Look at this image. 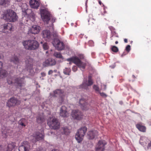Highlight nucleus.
<instances>
[{
  "instance_id": "obj_39",
  "label": "nucleus",
  "mask_w": 151,
  "mask_h": 151,
  "mask_svg": "<svg viewBox=\"0 0 151 151\" xmlns=\"http://www.w3.org/2000/svg\"><path fill=\"white\" fill-rule=\"evenodd\" d=\"M93 88L96 92H99V88L97 86L94 85L93 86Z\"/></svg>"
},
{
  "instance_id": "obj_60",
  "label": "nucleus",
  "mask_w": 151,
  "mask_h": 151,
  "mask_svg": "<svg viewBox=\"0 0 151 151\" xmlns=\"http://www.w3.org/2000/svg\"><path fill=\"white\" fill-rule=\"evenodd\" d=\"M118 43V42L117 41H116L115 42V44H117Z\"/></svg>"
},
{
  "instance_id": "obj_31",
  "label": "nucleus",
  "mask_w": 151,
  "mask_h": 151,
  "mask_svg": "<svg viewBox=\"0 0 151 151\" xmlns=\"http://www.w3.org/2000/svg\"><path fill=\"white\" fill-rule=\"evenodd\" d=\"M54 56L56 58L63 59L62 56L59 52H55L53 54Z\"/></svg>"
},
{
  "instance_id": "obj_25",
  "label": "nucleus",
  "mask_w": 151,
  "mask_h": 151,
  "mask_svg": "<svg viewBox=\"0 0 151 151\" xmlns=\"http://www.w3.org/2000/svg\"><path fill=\"white\" fill-rule=\"evenodd\" d=\"M137 128L141 132H145L146 131V127L141 123H139L136 125Z\"/></svg>"
},
{
  "instance_id": "obj_9",
  "label": "nucleus",
  "mask_w": 151,
  "mask_h": 151,
  "mask_svg": "<svg viewBox=\"0 0 151 151\" xmlns=\"http://www.w3.org/2000/svg\"><path fill=\"white\" fill-rule=\"evenodd\" d=\"M93 84V82L91 79V77L89 76L88 80L87 81L86 79H84L82 84L80 86V88L87 90L88 87L91 86Z\"/></svg>"
},
{
  "instance_id": "obj_29",
  "label": "nucleus",
  "mask_w": 151,
  "mask_h": 151,
  "mask_svg": "<svg viewBox=\"0 0 151 151\" xmlns=\"http://www.w3.org/2000/svg\"><path fill=\"white\" fill-rule=\"evenodd\" d=\"M27 120L24 118H22L18 122L19 124L22 127H25L26 124H27Z\"/></svg>"
},
{
  "instance_id": "obj_13",
  "label": "nucleus",
  "mask_w": 151,
  "mask_h": 151,
  "mask_svg": "<svg viewBox=\"0 0 151 151\" xmlns=\"http://www.w3.org/2000/svg\"><path fill=\"white\" fill-rule=\"evenodd\" d=\"M20 101L15 97H13L9 99L6 103V106L10 107L19 105Z\"/></svg>"
},
{
  "instance_id": "obj_16",
  "label": "nucleus",
  "mask_w": 151,
  "mask_h": 151,
  "mask_svg": "<svg viewBox=\"0 0 151 151\" xmlns=\"http://www.w3.org/2000/svg\"><path fill=\"white\" fill-rule=\"evenodd\" d=\"M40 28H41L40 26L34 25L29 29L28 32L33 34H37L40 32Z\"/></svg>"
},
{
  "instance_id": "obj_12",
  "label": "nucleus",
  "mask_w": 151,
  "mask_h": 151,
  "mask_svg": "<svg viewBox=\"0 0 151 151\" xmlns=\"http://www.w3.org/2000/svg\"><path fill=\"white\" fill-rule=\"evenodd\" d=\"M12 25L11 23H8L4 24L1 26L0 31L5 33H9L12 30Z\"/></svg>"
},
{
  "instance_id": "obj_55",
  "label": "nucleus",
  "mask_w": 151,
  "mask_h": 151,
  "mask_svg": "<svg viewBox=\"0 0 151 151\" xmlns=\"http://www.w3.org/2000/svg\"><path fill=\"white\" fill-rule=\"evenodd\" d=\"M99 4L100 5H101V1H99Z\"/></svg>"
},
{
  "instance_id": "obj_48",
  "label": "nucleus",
  "mask_w": 151,
  "mask_h": 151,
  "mask_svg": "<svg viewBox=\"0 0 151 151\" xmlns=\"http://www.w3.org/2000/svg\"><path fill=\"white\" fill-rule=\"evenodd\" d=\"M89 43H91L92 44L91 45V46H92L93 45V42L92 41H90L89 42Z\"/></svg>"
},
{
  "instance_id": "obj_54",
  "label": "nucleus",
  "mask_w": 151,
  "mask_h": 151,
  "mask_svg": "<svg viewBox=\"0 0 151 151\" xmlns=\"http://www.w3.org/2000/svg\"><path fill=\"white\" fill-rule=\"evenodd\" d=\"M59 151L58 150H57V149H53L52 150V151Z\"/></svg>"
},
{
  "instance_id": "obj_23",
  "label": "nucleus",
  "mask_w": 151,
  "mask_h": 151,
  "mask_svg": "<svg viewBox=\"0 0 151 151\" xmlns=\"http://www.w3.org/2000/svg\"><path fill=\"white\" fill-rule=\"evenodd\" d=\"M29 4L31 7L34 9L37 8L39 6V3L36 0H31Z\"/></svg>"
},
{
  "instance_id": "obj_42",
  "label": "nucleus",
  "mask_w": 151,
  "mask_h": 151,
  "mask_svg": "<svg viewBox=\"0 0 151 151\" xmlns=\"http://www.w3.org/2000/svg\"><path fill=\"white\" fill-rule=\"evenodd\" d=\"M126 50L128 52L130 50V45H128L126 47Z\"/></svg>"
},
{
  "instance_id": "obj_30",
  "label": "nucleus",
  "mask_w": 151,
  "mask_h": 151,
  "mask_svg": "<svg viewBox=\"0 0 151 151\" xmlns=\"http://www.w3.org/2000/svg\"><path fill=\"white\" fill-rule=\"evenodd\" d=\"M19 61L18 58L15 55L12 57L10 59V61L15 64H17L19 62Z\"/></svg>"
},
{
  "instance_id": "obj_35",
  "label": "nucleus",
  "mask_w": 151,
  "mask_h": 151,
  "mask_svg": "<svg viewBox=\"0 0 151 151\" xmlns=\"http://www.w3.org/2000/svg\"><path fill=\"white\" fill-rule=\"evenodd\" d=\"M95 133H88V138L90 139H92L95 137Z\"/></svg>"
},
{
  "instance_id": "obj_43",
  "label": "nucleus",
  "mask_w": 151,
  "mask_h": 151,
  "mask_svg": "<svg viewBox=\"0 0 151 151\" xmlns=\"http://www.w3.org/2000/svg\"><path fill=\"white\" fill-rule=\"evenodd\" d=\"M99 93L101 96L103 97H106L107 96L104 93L99 92Z\"/></svg>"
},
{
  "instance_id": "obj_61",
  "label": "nucleus",
  "mask_w": 151,
  "mask_h": 151,
  "mask_svg": "<svg viewBox=\"0 0 151 151\" xmlns=\"http://www.w3.org/2000/svg\"><path fill=\"white\" fill-rule=\"evenodd\" d=\"M104 86H105V88H104V89L105 90V89H106V86H105V85H104Z\"/></svg>"
},
{
  "instance_id": "obj_45",
  "label": "nucleus",
  "mask_w": 151,
  "mask_h": 151,
  "mask_svg": "<svg viewBox=\"0 0 151 151\" xmlns=\"http://www.w3.org/2000/svg\"><path fill=\"white\" fill-rule=\"evenodd\" d=\"M53 73V71L52 70H50L48 72V74L49 75Z\"/></svg>"
},
{
  "instance_id": "obj_38",
  "label": "nucleus",
  "mask_w": 151,
  "mask_h": 151,
  "mask_svg": "<svg viewBox=\"0 0 151 151\" xmlns=\"http://www.w3.org/2000/svg\"><path fill=\"white\" fill-rule=\"evenodd\" d=\"M111 50L114 52H117L118 51V49L115 46H113L111 48Z\"/></svg>"
},
{
  "instance_id": "obj_49",
  "label": "nucleus",
  "mask_w": 151,
  "mask_h": 151,
  "mask_svg": "<svg viewBox=\"0 0 151 151\" xmlns=\"http://www.w3.org/2000/svg\"><path fill=\"white\" fill-rule=\"evenodd\" d=\"M83 58L84 57L83 55H81L79 56V58L80 59H83Z\"/></svg>"
},
{
  "instance_id": "obj_53",
  "label": "nucleus",
  "mask_w": 151,
  "mask_h": 151,
  "mask_svg": "<svg viewBox=\"0 0 151 151\" xmlns=\"http://www.w3.org/2000/svg\"><path fill=\"white\" fill-rule=\"evenodd\" d=\"M124 40V42H125V43H127V39H125Z\"/></svg>"
},
{
  "instance_id": "obj_51",
  "label": "nucleus",
  "mask_w": 151,
  "mask_h": 151,
  "mask_svg": "<svg viewBox=\"0 0 151 151\" xmlns=\"http://www.w3.org/2000/svg\"><path fill=\"white\" fill-rule=\"evenodd\" d=\"M55 19L54 18H53L52 20V22H55Z\"/></svg>"
},
{
  "instance_id": "obj_22",
  "label": "nucleus",
  "mask_w": 151,
  "mask_h": 151,
  "mask_svg": "<svg viewBox=\"0 0 151 151\" xmlns=\"http://www.w3.org/2000/svg\"><path fill=\"white\" fill-rule=\"evenodd\" d=\"M63 91L59 89H57L54 91L52 93H50L51 96H62L63 95Z\"/></svg>"
},
{
  "instance_id": "obj_52",
  "label": "nucleus",
  "mask_w": 151,
  "mask_h": 151,
  "mask_svg": "<svg viewBox=\"0 0 151 151\" xmlns=\"http://www.w3.org/2000/svg\"><path fill=\"white\" fill-rule=\"evenodd\" d=\"M110 67H111V68H114L115 67V65H113L112 66H110Z\"/></svg>"
},
{
  "instance_id": "obj_36",
  "label": "nucleus",
  "mask_w": 151,
  "mask_h": 151,
  "mask_svg": "<svg viewBox=\"0 0 151 151\" xmlns=\"http://www.w3.org/2000/svg\"><path fill=\"white\" fill-rule=\"evenodd\" d=\"M41 44L42 45L43 48L44 50H46L48 49V47L47 43L45 42L43 44L42 42H41Z\"/></svg>"
},
{
  "instance_id": "obj_20",
  "label": "nucleus",
  "mask_w": 151,
  "mask_h": 151,
  "mask_svg": "<svg viewBox=\"0 0 151 151\" xmlns=\"http://www.w3.org/2000/svg\"><path fill=\"white\" fill-rule=\"evenodd\" d=\"M66 107L65 106H62L60 109V114L63 117H67L68 115Z\"/></svg>"
},
{
  "instance_id": "obj_24",
  "label": "nucleus",
  "mask_w": 151,
  "mask_h": 151,
  "mask_svg": "<svg viewBox=\"0 0 151 151\" xmlns=\"http://www.w3.org/2000/svg\"><path fill=\"white\" fill-rule=\"evenodd\" d=\"M44 133H36L34 134V137L36 141H37L43 139L44 137Z\"/></svg>"
},
{
  "instance_id": "obj_33",
  "label": "nucleus",
  "mask_w": 151,
  "mask_h": 151,
  "mask_svg": "<svg viewBox=\"0 0 151 151\" xmlns=\"http://www.w3.org/2000/svg\"><path fill=\"white\" fill-rule=\"evenodd\" d=\"M87 131V127L85 126H83L78 129L77 132H86Z\"/></svg>"
},
{
  "instance_id": "obj_18",
  "label": "nucleus",
  "mask_w": 151,
  "mask_h": 151,
  "mask_svg": "<svg viewBox=\"0 0 151 151\" xmlns=\"http://www.w3.org/2000/svg\"><path fill=\"white\" fill-rule=\"evenodd\" d=\"M80 106L81 109L85 110H88L90 107V105L83 99H81L79 101Z\"/></svg>"
},
{
  "instance_id": "obj_50",
  "label": "nucleus",
  "mask_w": 151,
  "mask_h": 151,
  "mask_svg": "<svg viewBox=\"0 0 151 151\" xmlns=\"http://www.w3.org/2000/svg\"><path fill=\"white\" fill-rule=\"evenodd\" d=\"M88 1V0H86V3H85V6H86V8H87V4Z\"/></svg>"
},
{
  "instance_id": "obj_10",
  "label": "nucleus",
  "mask_w": 151,
  "mask_h": 151,
  "mask_svg": "<svg viewBox=\"0 0 151 151\" xmlns=\"http://www.w3.org/2000/svg\"><path fill=\"white\" fill-rule=\"evenodd\" d=\"M52 43L55 48L58 50H62L64 47L63 43L57 38L54 39Z\"/></svg>"
},
{
  "instance_id": "obj_41",
  "label": "nucleus",
  "mask_w": 151,
  "mask_h": 151,
  "mask_svg": "<svg viewBox=\"0 0 151 151\" xmlns=\"http://www.w3.org/2000/svg\"><path fill=\"white\" fill-rule=\"evenodd\" d=\"M64 132H69V129L67 127H64L63 128Z\"/></svg>"
},
{
  "instance_id": "obj_3",
  "label": "nucleus",
  "mask_w": 151,
  "mask_h": 151,
  "mask_svg": "<svg viewBox=\"0 0 151 151\" xmlns=\"http://www.w3.org/2000/svg\"><path fill=\"white\" fill-rule=\"evenodd\" d=\"M66 60L68 61L73 63L82 71L85 68L86 64L81 62L80 59L77 56L68 58Z\"/></svg>"
},
{
  "instance_id": "obj_59",
  "label": "nucleus",
  "mask_w": 151,
  "mask_h": 151,
  "mask_svg": "<svg viewBox=\"0 0 151 151\" xmlns=\"http://www.w3.org/2000/svg\"><path fill=\"white\" fill-rule=\"evenodd\" d=\"M3 58V56H0V59L2 58Z\"/></svg>"
},
{
  "instance_id": "obj_15",
  "label": "nucleus",
  "mask_w": 151,
  "mask_h": 151,
  "mask_svg": "<svg viewBox=\"0 0 151 151\" xmlns=\"http://www.w3.org/2000/svg\"><path fill=\"white\" fill-rule=\"evenodd\" d=\"M71 115L73 119L77 120L80 119L82 115L81 112L78 110H72Z\"/></svg>"
},
{
  "instance_id": "obj_4",
  "label": "nucleus",
  "mask_w": 151,
  "mask_h": 151,
  "mask_svg": "<svg viewBox=\"0 0 151 151\" xmlns=\"http://www.w3.org/2000/svg\"><path fill=\"white\" fill-rule=\"evenodd\" d=\"M47 124L50 128L53 129H58L60 127V123L58 119L54 117H49Z\"/></svg>"
},
{
  "instance_id": "obj_47",
  "label": "nucleus",
  "mask_w": 151,
  "mask_h": 151,
  "mask_svg": "<svg viewBox=\"0 0 151 151\" xmlns=\"http://www.w3.org/2000/svg\"><path fill=\"white\" fill-rule=\"evenodd\" d=\"M34 72H35L34 73H37L39 72V69L38 68H36L35 69V71H34ZM35 74V73H34ZM34 74L33 75H34Z\"/></svg>"
},
{
  "instance_id": "obj_58",
  "label": "nucleus",
  "mask_w": 151,
  "mask_h": 151,
  "mask_svg": "<svg viewBox=\"0 0 151 151\" xmlns=\"http://www.w3.org/2000/svg\"><path fill=\"white\" fill-rule=\"evenodd\" d=\"M113 35H112L111 37H110V38H111V40H113V39H112V37H113Z\"/></svg>"
},
{
  "instance_id": "obj_1",
  "label": "nucleus",
  "mask_w": 151,
  "mask_h": 151,
  "mask_svg": "<svg viewBox=\"0 0 151 151\" xmlns=\"http://www.w3.org/2000/svg\"><path fill=\"white\" fill-rule=\"evenodd\" d=\"M2 17L4 20L9 22H15L18 18L16 13L11 9L5 11L2 14Z\"/></svg>"
},
{
  "instance_id": "obj_28",
  "label": "nucleus",
  "mask_w": 151,
  "mask_h": 151,
  "mask_svg": "<svg viewBox=\"0 0 151 151\" xmlns=\"http://www.w3.org/2000/svg\"><path fill=\"white\" fill-rule=\"evenodd\" d=\"M45 119V116L42 114L41 115H39L37 117V121L39 123H41L44 121Z\"/></svg>"
},
{
  "instance_id": "obj_64",
  "label": "nucleus",
  "mask_w": 151,
  "mask_h": 151,
  "mask_svg": "<svg viewBox=\"0 0 151 151\" xmlns=\"http://www.w3.org/2000/svg\"><path fill=\"white\" fill-rule=\"evenodd\" d=\"M36 151H40V150H36Z\"/></svg>"
},
{
  "instance_id": "obj_56",
  "label": "nucleus",
  "mask_w": 151,
  "mask_h": 151,
  "mask_svg": "<svg viewBox=\"0 0 151 151\" xmlns=\"http://www.w3.org/2000/svg\"><path fill=\"white\" fill-rule=\"evenodd\" d=\"M2 148L1 146L0 145V151H1L2 150Z\"/></svg>"
},
{
  "instance_id": "obj_40",
  "label": "nucleus",
  "mask_w": 151,
  "mask_h": 151,
  "mask_svg": "<svg viewBox=\"0 0 151 151\" xmlns=\"http://www.w3.org/2000/svg\"><path fill=\"white\" fill-rule=\"evenodd\" d=\"M63 101V98L62 96H59L58 98V102L60 104H61Z\"/></svg>"
},
{
  "instance_id": "obj_2",
  "label": "nucleus",
  "mask_w": 151,
  "mask_h": 151,
  "mask_svg": "<svg viewBox=\"0 0 151 151\" xmlns=\"http://www.w3.org/2000/svg\"><path fill=\"white\" fill-rule=\"evenodd\" d=\"M24 48L26 50H35L39 47L38 42L34 40H24L22 42Z\"/></svg>"
},
{
  "instance_id": "obj_27",
  "label": "nucleus",
  "mask_w": 151,
  "mask_h": 151,
  "mask_svg": "<svg viewBox=\"0 0 151 151\" xmlns=\"http://www.w3.org/2000/svg\"><path fill=\"white\" fill-rule=\"evenodd\" d=\"M2 63L0 61V75L1 77H4L6 76V70L2 69Z\"/></svg>"
},
{
  "instance_id": "obj_14",
  "label": "nucleus",
  "mask_w": 151,
  "mask_h": 151,
  "mask_svg": "<svg viewBox=\"0 0 151 151\" xmlns=\"http://www.w3.org/2000/svg\"><path fill=\"white\" fill-rule=\"evenodd\" d=\"M30 148L29 143L26 141H24L22 145L19 148V151H29Z\"/></svg>"
},
{
  "instance_id": "obj_17",
  "label": "nucleus",
  "mask_w": 151,
  "mask_h": 151,
  "mask_svg": "<svg viewBox=\"0 0 151 151\" xmlns=\"http://www.w3.org/2000/svg\"><path fill=\"white\" fill-rule=\"evenodd\" d=\"M56 61L54 59L49 58L43 63V65L45 66H52L55 64Z\"/></svg>"
},
{
  "instance_id": "obj_8",
  "label": "nucleus",
  "mask_w": 151,
  "mask_h": 151,
  "mask_svg": "<svg viewBox=\"0 0 151 151\" xmlns=\"http://www.w3.org/2000/svg\"><path fill=\"white\" fill-rule=\"evenodd\" d=\"M41 17L44 22L48 23L50 19V14L46 9H41L40 10Z\"/></svg>"
},
{
  "instance_id": "obj_6",
  "label": "nucleus",
  "mask_w": 151,
  "mask_h": 151,
  "mask_svg": "<svg viewBox=\"0 0 151 151\" xmlns=\"http://www.w3.org/2000/svg\"><path fill=\"white\" fill-rule=\"evenodd\" d=\"M139 143L145 150L151 149V139L150 140L145 137H142L140 138Z\"/></svg>"
},
{
  "instance_id": "obj_46",
  "label": "nucleus",
  "mask_w": 151,
  "mask_h": 151,
  "mask_svg": "<svg viewBox=\"0 0 151 151\" xmlns=\"http://www.w3.org/2000/svg\"><path fill=\"white\" fill-rule=\"evenodd\" d=\"M41 74L42 77H44L46 76V73L44 72L42 73Z\"/></svg>"
},
{
  "instance_id": "obj_62",
  "label": "nucleus",
  "mask_w": 151,
  "mask_h": 151,
  "mask_svg": "<svg viewBox=\"0 0 151 151\" xmlns=\"http://www.w3.org/2000/svg\"><path fill=\"white\" fill-rule=\"evenodd\" d=\"M132 77H133V78H135V76H134V75H133V76H132Z\"/></svg>"
},
{
  "instance_id": "obj_57",
  "label": "nucleus",
  "mask_w": 151,
  "mask_h": 151,
  "mask_svg": "<svg viewBox=\"0 0 151 151\" xmlns=\"http://www.w3.org/2000/svg\"><path fill=\"white\" fill-rule=\"evenodd\" d=\"M16 1H17V2H20L22 0H16Z\"/></svg>"
},
{
  "instance_id": "obj_26",
  "label": "nucleus",
  "mask_w": 151,
  "mask_h": 151,
  "mask_svg": "<svg viewBox=\"0 0 151 151\" xmlns=\"http://www.w3.org/2000/svg\"><path fill=\"white\" fill-rule=\"evenodd\" d=\"M15 145L13 142L9 144L4 149V151H12L14 148Z\"/></svg>"
},
{
  "instance_id": "obj_37",
  "label": "nucleus",
  "mask_w": 151,
  "mask_h": 151,
  "mask_svg": "<svg viewBox=\"0 0 151 151\" xmlns=\"http://www.w3.org/2000/svg\"><path fill=\"white\" fill-rule=\"evenodd\" d=\"M30 19L32 21H34L35 19V15L34 14H31L29 17Z\"/></svg>"
},
{
  "instance_id": "obj_19",
  "label": "nucleus",
  "mask_w": 151,
  "mask_h": 151,
  "mask_svg": "<svg viewBox=\"0 0 151 151\" xmlns=\"http://www.w3.org/2000/svg\"><path fill=\"white\" fill-rule=\"evenodd\" d=\"M43 37L47 41H50L51 40L50 32L48 30H45L42 32Z\"/></svg>"
},
{
  "instance_id": "obj_44",
  "label": "nucleus",
  "mask_w": 151,
  "mask_h": 151,
  "mask_svg": "<svg viewBox=\"0 0 151 151\" xmlns=\"http://www.w3.org/2000/svg\"><path fill=\"white\" fill-rule=\"evenodd\" d=\"M77 70V68L76 66H74L72 68V70L74 72H76Z\"/></svg>"
},
{
  "instance_id": "obj_32",
  "label": "nucleus",
  "mask_w": 151,
  "mask_h": 151,
  "mask_svg": "<svg viewBox=\"0 0 151 151\" xmlns=\"http://www.w3.org/2000/svg\"><path fill=\"white\" fill-rule=\"evenodd\" d=\"M9 0H0V4L2 5H6L9 4Z\"/></svg>"
},
{
  "instance_id": "obj_21",
  "label": "nucleus",
  "mask_w": 151,
  "mask_h": 151,
  "mask_svg": "<svg viewBox=\"0 0 151 151\" xmlns=\"http://www.w3.org/2000/svg\"><path fill=\"white\" fill-rule=\"evenodd\" d=\"M85 133H76L75 135V138L78 143H80L82 140Z\"/></svg>"
},
{
  "instance_id": "obj_34",
  "label": "nucleus",
  "mask_w": 151,
  "mask_h": 151,
  "mask_svg": "<svg viewBox=\"0 0 151 151\" xmlns=\"http://www.w3.org/2000/svg\"><path fill=\"white\" fill-rule=\"evenodd\" d=\"M71 70L69 68H65L63 70V73L66 75H70V72Z\"/></svg>"
},
{
  "instance_id": "obj_11",
  "label": "nucleus",
  "mask_w": 151,
  "mask_h": 151,
  "mask_svg": "<svg viewBox=\"0 0 151 151\" xmlns=\"http://www.w3.org/2000/svg\"><path fill=\"white\" fill-rule=\"evenodd\" d=\"M106 144L104 140H99L95 147V151H104L105 146Z\"/></svg>"
},
{
  "instance_id": "obj_7",
  "label": "nucleus",
  "mask_w": 151,
  "mask_h": 151,
  "mask_svg": "<svg viewBox=\"0 0 151 151\" xmlns=\"http://www.w3.org/2000/svg\"><path fill=\"white\" fill-rule=\"evenodd\" d=\"M7 82L9 84H12L13 83L17 84L18 86L22 87L24 85V79L23 78H9L7 79Z\"/></svg>"
},
{
  "instance_id": "obj_63",
  "label": "nucleus",
  "mask_w": 151,
  "mask_h": 151,
  "mask_svg": "<svg viewBox=\"0 0 151 151\" xmlns=\"http://www.w3.org/2000/svg\"><path fill=\"white\" fill-rule=\"evenodd\" d=\"M54 71L55 72H56V70H54Z\"/></svg>"
},
{
  "instance_id": "obj_5",
  "label": "nucleus",
  "mask_w": 151,
  "mask_h": 151,
  "mask_svg": "<svg viewBox=\"0 0 151 151\" xmlns=\"http://www.w3.org/2000/svg\"><path fill=\"white\" fill-rule=\"evenodd\" d=\"M34 60L29 56H27L26 58L25 63L27 71L30 75H33L34 73V70L33 69V64Z\"/></svg>"
}]
</instances>
